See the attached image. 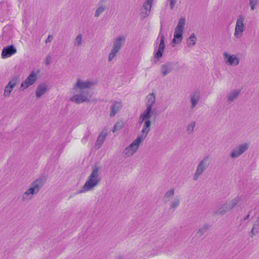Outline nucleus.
I'll use <instances>...</instances> for the list:
<instances>
[{
    "label": "nucleus",
    "mask_w": 259,
    "mask_h": 259,
    "mask_svg": "<svg viewBox=\"0 0 259 259\" xmlns=\"http://www.w3.org/2000/svg\"><path fill=\"white\" fill-rule=\"evenodd\" d=\"M174 68L172 63L167 62L161 66V72L163 76H165L172 71Z\"/></svg>",
    "instance_id": "nucleus-20"
},
{
    "label": "nucleus",
    "mask_w": 259,
    "mask_h": 259,
    "mask_svg": "<svg viewBox=\"0 0 259 259\" xmlns=\"http://www.w3.org/2000/svg\"><path fill=\"white\" fill-rule=\"evenodd\" d=\"M174 192L175 191L174 189H171L167 191V192H166L164 195V197L167 198L172 197L174 195Z\"/></svg>",
    "instance_id": "nucleus-36"
},
{
    "label": "nucleus",
    "mask_w": 259,
    "mask_h": 259,
    "mask_svg": "<svg viewBox=\"0 0 259 259\" xmlns=\"http://www.w3.org/2000/svg\"><path fill=\"white\" fill-rule=\"evenodd\" d=\"M200 100V95L198 92H194L190 95L191 108L193 109L198 104Z\"/></svg>",
    "instance_id": "nucleus-21"
},
{
    "label": "nucleus",
    "mask_w": 259,
    "mask_h": 259,
    "mask_svg": "<svg viewBox=\"0 0 259 259\" xmlns=\"http://www.w3.org/2000/svg\"><path fill=\"white\" fill-rule=\"evenodd\" d=\"M46 181V179L44 177L38 178L31 183L30 187L34 189L37 193L44 185Z\"/></svg>",
    "instance_id": "nucleus-17"
},
{
    "label": "nucleus",
    "mask_w": 259,
    "mask_h": 259,
    "mask_svg": "<svg viewBox=\"0 0 259 259\" xmlns=\"http://www.w3.org/2000/svg\"><path fill=\"white\" fill-rule=\"evenodd\" d=\"M37 192L31 187L26 190V191L22 195V200L23 201H28L32 198L34 194Z\"/></svg>",
    "instance_id": "nucleus-19"
},
{
    "label": "nucleus",
    "mask_w": 259,
    "mask_h": 259,
    "mask_svg": "<svg viewBox=\"0 0 259 259\" xmlns=\"http://www.w3.org/2000/svg\"><path fill=\"white\" fill-rule=\"evenodd\" d=\"M251 211H249L247 214L243 217L241 220L240 222L241 224H243V227L245 228L247 226L249 222V217Z\"/></svg>",
    "instance_id": "nucleus-31"
},
{
    "label": "nucleus",
    "mask_w": 259,
    "mask_h": 259,
    "mask_svg": "<svg viewBox=\"0 0 259 259\" xmlns=\"http://www.w3.org/2000/svg\"><path fill=\"white\" fill-rule=\"evenodd\" d=\"M106 137V134H100L98 136L97 140L96 143V145H95L96 148L97 149H98L100 148L102 144L103 143L104 141H105Z\"/></svg>",
    "instance_id": "nucleus-25"
},
{
    "label": "nucleus",
    "mask_w": 259,
    "mask_h": 259,
    "mask_svg": "<svg viewBox=\"0 0 259 259\" xmlns=\"http://www.w3.org/2000/svg\"><path fill=\"white\" fill-rule=\"evenodd\" d=\"M180 199L178 197L175 198L170 202V208L174 210L180 205Z\"/></svg>",
    "instance_id": "nucleus-29"
},
{
    "label": "nucleus",
    "mask_w": 259,
    "mask_h": 259,
    "mask_svg": "<svg viewBox=\"0 0 259 259\" xmlns=\"http://www.w3.org/2000/svg\"><path fill=\"white\" fill-rule=\"evenodd\" d=\"M153 0H146L144 3L141 10H151Z\"/></svg>",
    "instance_id": "nucleus-33"
},
{
    "label": "nucleus",
    "mask_w": 259,
    "mask_h": 259,
    "mask_svg": "<svg viewBox=\"0 0 259 259\" xmlns=\"http://www.w3.org/2000/svg\"><path fill=\"white\" fill-rule=\"evenodd\" d=\"M73 45L76 47H81L82 44V36L81 34H78L74 39Z\"/></svg>",
    "instance_id": "nucleus-27"
},
{
    "label": "nucleus",
    "mask_w": 259,
    "mask_h": 259,
    "mask_svg": "<svg viewBox=\"0 0 259 259\" xmlns=\"http://www.w3.org/2000/svg\"><path fill=\"white\" fill-rule=\"evenodd\" d=\"M96 84V82L93 80L82 81L79 78L77 79L76 83L73 85V89L79 93L72 97L70 100L78 104L89 101L92 95L88 90Z\"/></svg>",
    "instance_id": "nucleus-1"
},
{
    "label": "nucleus",
    "mask_w": 259,
    "mask_h": 259,
    "mask_svg": "<svg viewBox=\"0 0 259 259\" xmlns=\"http://www.w3.org/2000/svg\"><path fill=\"white\" fill-rule=\"evenodd\" d=\"M196 125V122L195 121H191L187 126L186 131L188 134H192L194 132V127Z\"/></svg>",
    "instance_id": "nucleus-32"
},
{
    "label": "nucleus",
    "mask_w": 259,
    "mask_h": 259,
    "mask_svg": "<svg viewBox=\"0 0 259 259\" xmlns=\"http://www.w3.org/2000/svg\"><path fill=\"white\" fill-rule=\"evenodd\" d=\"M209 225L207 224H204L203 226H200L198 230L197 231L196 234L199 237H201L209 229Z\"/></svg>",
    "instance_id": "nucleus-28"
},
{
    "label": "nucleus",
    "mask_w": 259,
    "mask_h": 259,
    "mask_svg": "<svg viewBox=\"0 0 259 259\" xmlns=\"http://www.w3.org/2000/svg\"><path fill=\"white\" fill-rule=\"evenodd\" d=\"M240 201V198L236 197L230 201L222 202L220 205L214 209V213L217 215H224L227 211L231 210L234 208Z\"/></svg>",
    "instance_id": "nucleus-3"
},
{
    "label": "nucleus",
    "mask_w": 259,
    "mask_h": 259,
    "mask_svg": "<svg viewBox=\"0 0 259 259\" xmlns=\"http://www.w3.org/2000/svg\"><path fill=\"white\" fill-rule=\"evenodd\" d=\"M155 103V96L153 93L150 94L146 97V109L140 116V122H142L146 118H150L152 114H154L155 109L153 110V106Z\"/></svg>",
    "instance_id": "nucleus-4"
},
{
    "label": "nucleus",
    "mask_w": 259,
    "mask_h": 259,
    "mask_svg": "<svg viewBox=\"0 0 259 259\" xmlns=\"http://www.w3.org/2000/svg\"><path fill=\"white\" fill-rule=\"evenodd\" d=\"M117 259H119V258H117Z\"/></svg>",
    "instance_id": "nucleus-42"
},
{
    "label": "nucleus",
    "mask_w": 259,
    "mask_h": 259,
    "mask_svg": "<svg viewBox=\"0 0 259 259\" xmlns=\"http://www.w3.org/2000/svg\"><path fill=\"white\" fill-rule=\"evenodd\" d=\"M51 57L50 55H48L45 59V64L47 66L51 64Z\"/></svg>",
    "instance_id": "nucleus-39"
},
{
    "label": "nucleus",
    "mask_w": 259,
    "mask_h": 259,
    "mask_svg": "<svg viewBox=\"0 0 259 259\" xmlns=\"http://www.w3.org/2000/svg\"><path fill=\"white\" fill-rule=\"evenodd\" d=\"M244 22V17L242 16H239L236 21L234 34V36L237 38H241L242 36L243 32L245 30Z\"/></svg>",
    "instance_id": "nucleus-11"
},
{
    "label": "nucleus",
    "mask_w": 259,
    "mask_h": 259,
    "mask_svg": "<svg viewBox=\"0 0 259 259\" xmlns=\"http://www.w3.org/2000/svg\"><path fill=\"white\" fill-rule=\"evenodd\" d=\"M258 0H249V5L251 10H254L255 6L257 4Z\"/></svg>",
    "instance_id": "nucleus-37"
},
{
    "label": "nucleus",
    "mask_w": 259,
    "mask_h": 259,
    "mask_svg": "<svg viewBox=\"0 0 259 259\" xmlns=\"http://www.w3.org/2000/svg\"><path fill=\"white\" fill-rule=\"evenodd\" d=\"M177 0H167V2H169L170 3V8L171 10H172L175 7V5L177 2Z\"/></svg>",
    "instance_id": "nucleus-38"
},
{
    "label": "nucleus",
    "mask_w": 259,
    "mask_h": 259,
    "mask_svg": "<svg viewBox=\"0 0 259 259\" xmlns=\"http://www.w3.org/2000/svg\"><path fill=\"white\" fill-rule=\"evenodd\" d=\"M141 15L142 18H145L147 17L151 11V10H141Z\"/></svg>",
    "instance_id": "nucleus-34"
},
{
    "label": "nucleus",
    "mask_w": 259,
    "mask_h": 259,
    "mask_svg": "<svg viewBox=\"0 0 259 259\" xmlns=\"http://www.w3.org/2000/svg\"><path fill=\"white\" fill-rule=\"evenodd\" d=\"M249 147V145L247 143L238 145L232 150L230 154V157L232 158H236L239 157L247 150Z\"/></svg>",
    "instance_id": "nucleus-10"
},
{
    "label": "nucleus",
    "mask_w": 259,
    "mask_h": 259,
    "mask_svg": "<svg viewBox=\"0 0 259 259\" xmlns=\"http://www.w3.org/2000/svg\"><path fill=\"white\" fill-rule=\"evenodd\" d=\"M225 63L229 66H236L239 64V59L235 55H231L227 52L223 53Z\"/></svg>",
    "instance_id": "nucleus-12"
},
{
    "label": "nucleus",
    "mask_w": 259,
    "mask_h": 259,
    "mask_svg": "<svg viewBox=\"0 0 259 259\" xmlns=\"http://www.w3.org/2000/svg\"><path fill=\"white\" fill-rule=\"evenodd\" d=\"M208 156L204 157L198 163L197 166L196 171L193 176V180L194 181L197 180L199 176L201 175L204 170L208 166Z\"/></svg>",
    "instance_id": "nucleus-9"
},
{
    "label": "nucleus",
    "mask_w": 259,
    "mask_h": 259,
    "mask_svg": "<svg viewBox=\"0 0 259 259\" xmlns=\"http://www.w3.org/2000/svg\"><path fill=\"white\" fill-rule=\"evenodd\" d=\"M107 0H101L99 2L100 6L97 9L95 13V17H98L106 9V6L102 5L103 3H105Z\"/></svg>",
    "instance_id": "nucleus-24"
},
{
    "label": "nucleus",
    "mask_w": 259,
    "mask_h": 259,
    "mask_svg": "<svg viewBox=\"0 0 259 259\" xmlns=\"http://www.w3.org/2000/svg\"><path fill=\"white\" fill-rule=\"evenodd\" d=\"M16 52L17 49L13 45L7 46L3 48L1 57L3 59H6L14 55Z\"/></svg>",
    "instance_id": "nucleus-16"
},
{
    "label": "nucleus",
    "mask_w": 259,
    "mask_h": 259,
    "mask_svg": "<svg viewBox=\"0 0 259 259\" xmlns=\"http://www.w3.org/2000/svg\"><path fill=\"white\" fill-rule=\"evenodd\" d=\"M123 126V123L122 122H118L114 125L113 130V132L114 133L115 131L120 130Z\"/></svg>",
    "instance_id": "nucleus-35"
},
{
    "label": "nucleus",
    "mask_w": 259,
    "mask_h": 259,
    "mask_svg": "<svg viewBox=\"0 0 259 259\" xmlns=\"http://www.w3.org/2000/svg\"><path fill=\"white\" fill-rule=\"evenodd\" d=\"M143 135L138 136L128 147H126L123 151V154L126 157H131L138 150L140 143L143 141Z\"/></svg>",
    "instance_id": "nucleus-7"
},
{
    "label": "nucleus",
    "mask_w": 259,
    "mask_h": 259,
    "mask_svg": "<svg viewBox=\"0 0 259 259\" xmlns=\"http://www.w3.org/2000/svg\"><path fill=\"white\" fill-rule=\"evenodd\" d=\"M53 39V36L51 35H49L46 40V43L52 41Z\"/></svg>",
    "instance_id": "nucleus-40"
},
{
    "label": "nucleus",
    "mask_w": 259,
    "mask_h": 259,
    "mask_svg": "<svg viewBox=\"0 0 259 259\" xmlns=\"http://www.w3.org/2000/svg\"><path fill=\"white\" fill-rule=\"evenodd\" d=\"M87 138L86 137H84L82 139H81V142L83 143H85L87 142Z\"/></svg>",
    "instance_id": "nucleus-41"
},
{
    "label": "nucleus",
    "mask_w": 259,
    "mask_h": 259,
    "mask_svg": "<svg viewBox=\"0 0 259 259\" xmlns=\"http://www.w3.org/2000/svg\"><path fill=\"white\" fill-rule=\"evenodd\" d=\"M47 91V86L46 84L42 83L38 85L36 91V96L37 98H40L44 95Z\"/></svg>",
    "instance_id": "nucleus-23"
},
{
    "label": "nucleus",
    "mask_w": 259,
    "mask_h": 259,
    "mask_svg": "<svg viewBox=\"0 0 259 259\" xmlns=\"http://www.w3.org/2000/svg\"><path fill=\"white\" fill-rule=\"evenodd\" d=\"M125 41V36L123 35H119L114 39L112 48L108 55V60L109 62H111L116 56Z\"/></svg>",
    "instance_id": "nucleus-6"
},
{
    "label": "nucleus",
    "mask_w": 259,
    "mask_h": 259,
    "mask_svg": "<svg viewBox=\"0 0 259 259\" xmlns=\"http://www.w3.org/2000/svg\"><path fill=\"white\" fill-rule=\"evenodd\" d=\"M259 232V217L257 218L253 225L251 233L253 235H255Z\"/></svg>",
    "instance_id": "nucleus-26"
},
{
    "label": "nucleus",
    "mask_w": 259,
    "mask_h": 259,
    "mask_svg": "<svg viewBox=\"0 0 259 259\" xmlns=\"http://www.w3.org/2000/svg\"><path fill=\"white\" fill-rule=\"evenodd\" d=\"M122 104L121 102L113 101L111 106V112L110 116L112 117L114 116L121 109Z\"/></svg>",
    "instance_id": "nucleus-18"
},
{
    "label": "nucleus",
    "mask_w": 259,
    "mask_h": 259,
    "mask_svg": "<svg viewBox=\"0 0 259 259\" xmlns=\"http://www.w3.org/2000/svg\"><path fill=\"white\" fill-rule=\"evenodd\" d=\"M36 80V75L34 72H32L26 78V79L22 82L20 90L23 91L27 89L29 86L33 84Z\"/></svg>",
    "instance_id": "nucleus-15"
},
{
    "label": "nucleus",
    "mask_w": 259,
    "mask_h": 259,
    "mask_svg": "<svg viewBox=\"0 0 259 259\" xmlns=\"http://www.w3.org/2000/svg\"><path fill=\"white\" fill-rule=\"evenodd\" d=\"M164 38V35L160 32L154 44V51L153 56L158 60L162 57L163 53L165 48Z\"/></svg>",
    "instance_id": "nucleus-5"
},
{
    "label": "nucleus",
    "mask_w": 259,
    "mask_h": 259,
    "mask_svg": "<svg viewBox=\"0 0 259 259\" xmlns=\"http://www.w3.org/2000/svg\"><path fill=\"white\" fill-rule=\"evenodd\" d=\"M241 93L240 89H234L230 91L226 97V103L230 104L233 103L238 98Z\"/></svg>",
    "instance_id": "nucleus-14"
},
{
    "label": "nucleus",
    "mask_w": 259,
    "mask_h": 259,
    "mask_svg": "<svg viewBox=\"0 0 259 259\" xmlns=\"http://www.w3.org/2000/svg\"><path fill=\"white\" fill-rule=\"evenodd\" d=\"M197 38L194 33L191 34L187 40V46L189 47L194 46L196 44Z\"/></svg>",
    "instance_id": "nucleus-30"
},
{
    "label": "nucleus",
    "mask_w": 259,
    "mask_h": 259,
    "mask_svg": "<svg viewBox=\"0 0 259 259\" xmlns=\"http://www.w3.org/2000/svg\"><path fill=\"white\" fill-rule=\"evenodd\" d=\"M144 121V125L142 130L141 132L143 134H145V135L144 136V139L146 138V135L148 134L149 131H150V126L151 124V121L150 120V118H146Z\"/></svg>",
    "instance_id": "nucleus-22"
},
{
    "label": "nucleus",
    "mask_w": 259,
    "mask_h": 259,
    "mask_svg": "<svg viewBox=\"0 0 259 259\" xmlns=\"http://www.w3.org/2000/svg\"><path fill=\"white\" fill-rule=\"evenodd\" d=\"M99 171V168L98 166H95L93 168L92 172L88 178L87 181L77 193H82L91 191L99 184L101 181Z\"/></svg>",
    "instance_id": "nucleus-2"
},
{
    "label": "nucleus",
    "mask_w": 259,
    "mask_h": 259,
    "mask_svg": "<svg viewBox=\"0 0 259 259\" xmlns=\"http://www.w3.org/2000/svg\"><path fill=\"white\" fill-rule=\"evenodd\" d=\"M18 78L16 76H14L12 77L8 84H7L5 88L4 96L5 97H9L13 91L14 88L17 84L18 83Z\"/></svg>",
    "instance_id": "nucleus-13"
},
{
    "label": "nucleus",
    "mask_w": 259,
    "mask_h": 259,
    "mask_svg": "<svg viewBox=\"0 0 259 259\" xmlns=\"http://www.w3.org/2000/svg\"><path fill=\"white\" fill-rule=\"evenodd\" d=\"M185 21V19L183 17L180 19L178 24L175 29L172 42L179 44L182 41Z\"/></svg>",
    "instance_id": "nucleus-8"
}]
</instances>
